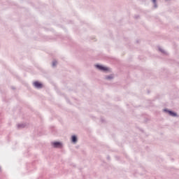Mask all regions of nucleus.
Instances as JSON below:
<instances>
[{
    "label": "nucleus",
    "mask_w": 179,
    "mask_h": 179,
    "mask_svg": "<svg viewBox=\"0 0 179 179\" xmlns=\"http://www.w3.org/2000/svg\"><path fill=\"white\" fill-rule=\"evenodd\" d=\"M94 66L98 71H101V72H108L110 71V68L102 64H96Z\"/></svg>",
    "instance_id": "f257e3e1"
},
{
    "label": "nucleus",
    "mask_w": 179,
    "mask_h": 179,
    "mask_svg": "<svg viewBox=\"0 0 179 179\" xmlns=\"http://www.w3.org/2000/svg\"><path fill=\"white\" fill-rule=\"evenodd\" d=\"M163 112L166 114H169V115H170L171 117H178V114L177 113V112L167 108L163 109Z\"/></svg>",
    "instance_id": "f03ea898"
},
{
    "label": "nucleus",
    "mask_w": 179,
    "mask_h": 179,
    "mask_svg": "<svg viewBox=\"0 0 179 179\" xmlns=\"http://www.w3.org/2000/svg\"><path fill=\"white\" fill-rule=\"evenodd\" d=\"M32 85L35 89H43L44 87V84L43 83L38 81V80H35L32 83Z\"/></svg>",
    "instance_id": "7ed1b4c3"
},
{
    "label": "nucleus",
    "mask_w": 179,
    "mask_h": 179,
    "mask_svg": "<svg viewBox=\"0 0 179 179\" xmlns=\"http://www.w3.org/2000/svg\"><path fill=\"white\" fill-rule=\"evenodd\" d=\"M51 145L55 149H61L62 148V143L61 141H53L51 143Z\"/></svg>",
    "instance_id": "20e7f679"
},
{
    "label": "nucleus",
    "mask_w": 179,
    "mask_h": 179,
    "mask_svg": "<svg viewBox=\"0 0 179 179\" xmlns=\"http://www.w3.org/2000/svg\"><path fill=\"white\" fill-rule=\"evenodd\" d=\"M34 164H36V162H34L32 163L27 164V170L29 171H33V168H34Z\"/></svg>",
    "instance_id": "39448f33"
},
{
    "label": "nucleus",
    "mask_w": 179,
    "mask_h": 179,
    "mask_svg": "<svg viewBox=\"0 0 179 179\" xmlns=\"http://www.w3.org/2000/svg\"><path fill=\"white\" fill-rule=\"evenodd\" d=\"M71 143H76L78 142V136L73 134L71 137Z\"/></svg>",
    "instance_id": "423d86ee"
},
{
    "label": "nucleus",
    "mask_w": 179,
    "mask_h": 179,
    "mask_svg": "<svg viewBox=\"0 0 179 179\" xmlns=\"http://www.w3.org/2000/svg\"><path fill=\"white\" fill-rule=\"evenodd\" d=\"M17 128V129H23V128H26V124H18Z\"/></svg>",
    "instance_id": "0eeeda50"
},
{
    "label": "nucleus",
    "mask_w": 179,
    "mask_h": 179,
    "mask_svg": "<svg viewBox=\"0 0 179 179\" xmlns=\"http://www.w3.org/2000/svg\"><path fill=\"white\" fill-rule=\"evenodd\" d=\"M105 79H106V80H111L112 79H114V76L110 74L109 76H105Z\"/></svg>",
    "instance_id": "6e6552de"
},
{
    "label": "nucleus",
    "mask_w": 179,
    "mask_h": 179,
    "mask_svg": "<svg viewBox=\"0 0 179 179\" xmlns=\"http://www.w3.org/2000/svg\"><path fill=\"white\" fill-rule=\"evenodd\" d=\"M158 50L162 54H164L165 55H167V52L164 50L162 49V48H160V46L158 47Z\"/></svg>",
    "instance_id": "1a4fd4ad"
},
{
    "label": "nucleus",
    "mask_w": 179,
    "mask_h": 179,
    "mask_svg": "<svg viewBox=\"0 0 179 179\" xmlns=\"http://www.w3.org/2000/svg\"><path fill=\"white\" fill-rule=\"evenodd\" d=\"M153 5H154V8H157V0H151Z\"/></svg>",
    "instance_id": "9d476101"
},
{
    "label": "nucleus",
    "mask_w": 179,
    "mask_h": 179,
    "mask_svg": "<svg viewBox=\"0 0 179 179\" xmlns=\"http://www.w3.org/2000/svg\"><path fill=\"white\" fill-rule=\"evenodd\" d=\"M52 66H57V60H54L52 63Z\"/></svg>",
    "instance_id": "9b49d317"
},
{
    "label": "nucleus",
    "mask_w": 179,
    "mask_h": 179,
    "mask_svg": "<svg viewBox=\"0 0 179 179\" xmlns=\"http://www.w3.org/2000/svg\"><path fill=\"white\" fill-rule=\"evenodd\" d=\"M64 97H65V99H66L67 103H70V101L69 100V99H68L66 96H64Z\"/></svg>",
    "instance_id": "f8f14e48"
},
{
    "label": "nucleus",
    "mask_w": 179,
    "mask_h": 179,
    "mask_svg": "<svg viewBox=\"0 0 179 179\" xmlns=\"http://www.w3.org/2000/svg\"><path fill=\"white\" fill-rule=\"evenodd\" d=\"M101 122H106V120L104 119H103V117L101 118Z\"/></svg>",
    "instance_id": "ddd939ff"
},
{
    "label": "nucleus",
    "mask_w": 179,
    "mask_h": 179,
    "mask_svg": "<svg viewBox=\"0 0 179 179\" xmlns=\"http://www.w3.org/2000/svg\"><path fill=\"white\" fill-rule=\"evenodd\" d=\"M107 159H108V160H110V155H108V156H107Z\"/></svg>",
    "instance_id": "4468645a"
},
{
    "label": "nucleus",
    "mask_w": 179,
    "mask_h": 179,
    "mask_svg": "<svg viewBox=\"0 0 179 179\" xmlns=\"http://www.w3.org/2000/svg\"><path fill=\"white\" fill-rule=\"evenodd\" d=\"M138 17H139V15H135L136 19H138Z\"/></svg>",
    "instance_id": "2eb2a0df"
},
{
    "label": "nucleus",
    "mask_w": 179,
    "mask_h": 179,
    "mask_svg": "<svg viewBox=\"0 0 179 179\" xmlns=\"http://www.w3.org/2000/svg\"><path fill=\"white\" fill-rule=\"evenodd\" d=\"M11 89H13V90H15V89L16 88H15V87H11Z\"/></svg>",
    "instance_id": "dca6fc26"
},
{
    "label": "nucleus",
    "mask_w": 179,
    "mask_h": 179,
    "mask_svg": "<svg viewBox=\"0 0 179 179\" xmlns=\"http://www.w3.org/2000/svg\"><path fill=\"white\" fill-rule=\"evenodd\" d=\"M2 171V168L0 166V172Z\"/></svg>",
    "instance_id": "f3484780"
},
{
    "label": "nucleus",
    "mask_w": 179,
    "mask_h": 179,
    "mask_svg": "<svg viewBox=\"0 0 179 179\" xmlns=\"http://www.w3.org/2000/svg\"><path fill=\"white\" fill-rule=\"evenodd\" d=\"M57 93H58V94H61V92H57Z\"/></svg>",
    "instance_id": "a211bd4d"
},
{
    "label": "nucleus",
    "mask_w": 179,
    "mask_h": 179,
    "mask_svg": "<svg viewBox=\"0 0 179 179\" xmlns=\"http://www.w3.org/2000/svg\"><path fill=\"white\" fill-rule=\"evenodd\" d=\"M136 43H139V41L137 40V41H136Z\"/></svg>",
    "instance_id": "6ab92c4d"
},
{
    "label": "nucleus",
    "mask_w": 179,
    "mask_h": 179,
    "mask_svg": "<svg viewBox=\"0 0 179 179\" xmlns=\"http://www.w3.org/2000/svg\"><path fill=\"white\" fill-rule=\"evenodd\" d=\"M166 1H169V0H166Z\"/></svg>",
    "instance_id": "aec40b11"
}]
</instances>
